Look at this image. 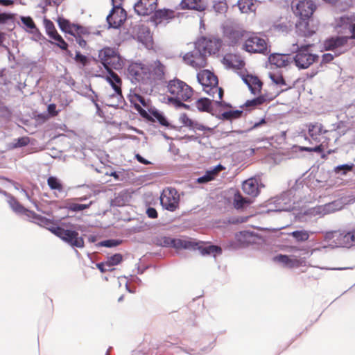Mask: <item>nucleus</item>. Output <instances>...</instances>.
I'll return each mask as SVG.
<instances>
[{"label":"nucleus","instance_id":"11","mask_svg":"<svg viewBox=\"0 0 355 355\" xmlns=\"http://www.w3.org/2000/svg\"><path fill=\"white\" fill-rule=\"evenodd\" d=\"M55 235L72 247L78 248L84 247V239L79 236L78 232L75 230H64L60 227L56 230Z\"/></svg>","mask_w":355,"mask_h":355},{"label":"nucleus","instance_id":"7","mask_svg":"<svg viewBox=\"0 0 355 355\" xmlns=\"http://www.w3.org/2000/svg\"><path fill=\"white\" fill-rule=\"evenodd\" d=\"M146 64L147 69L146 85H153L155 82L165 78L166 67L159 60Z\"/></svg>","mask_w":355,"mask_h":355},{"label":"nucleus","instance_id":"54","mask_svg":"<svg viewBox=\"0 0 355 355\" xmlns=\"http://www.w3.org/2000/svg\"><path fill=\"white\" fill-rule=\"evenodd\" d=\"M13 15L8 13H0V24H6L8 21H12Z\"/></svg>","mask_w":355,"mask_h":355},{"label":"nucleus","instance_id":"41","mask_svg":"<svg viewBox=\"0 0 355 355\" xmlns=\"http://www.w3.org/2000/svg\"><path fill=\"white\" fill-rule=\"evenodd\" d=\"M44 24L47 35L52 39L58 33L53 23L49 19H44Z\"/></svg>","mask_w":355,"mask_h":355},{"label":"nucleus","instance_id":"34","mask_svg":"<svg viewBox=\"0 0 355 355\" xmlns=\"http://www.w3.org/2000/svg\"><path fill=\"white\" fill-rule=\"evenodd\" d=\"M146 118L149 121L153 122H158L160 125L163 126L168 125V122L166 117L157 110H153L150 112V115L146 116Z\"/></svg>","mask_w":355,"mask_h":355},{"label":"nucleus","instance_id":"2","mask_svg":"<svg viewBox=\"0 0 355 355\" xmlns=\"http://www.w3.org/2000/svg\"><path fill=\"white\" fill-rule=\"evenodd\" d=\"M197 78L202 86L203 91L211 96L217 104L221 105L224 92L218 87L217 76L209 70H202L198 73Z\"/></svg>","mask_w":355,"mask_h":355},{"label":"nucleus","instance_id":"55","mask_svg":"<svg viewBox=\"0 0 355 355\" xmlns=\"http://www.w3.org/2000/svg\"><path fill=\"white\" fill-rule=\"evenodd\" d=\"M352 168H353V165L343 164V165H340V166H338L337 167H336L335 171L338 173L340 171L343 170V171H345L343 174H345L347 171H350L352 170Z\"/></svg>","mask_w":355,"mask_h":355},{"label":"nucleus","instance_id":"18","mask_svg":"<svg viewBox=\"0 0 355 355\" xmlns=\"http://www.w3.org/2000/svg\"><path fill=\"white\" fill-rule=\"evenodd\" d=\"M349 40V37L347 36H338L335 37H331L324 42V48L327 51H334L338 49L345 48L343 51H340L337 54L340 55L347 50V48H345V46Z\"/></svg>","mask_w":355,"mask_h":355},{"label":"nucleus","instance_id":"37","mask_svg":"<svg viewBox=\"0 0 355 355\" xmlns=\"http://www.w3.org/2000/svg\"><path fill=\"white\" fill-rule=\"evenodd\" d=\"M211 101L207 98H201L196 101V107L202 112H209L211 109Z\"/></svg>","mask_w":355,"mask_h":355},{"label":"nucleus","instance_id":"42","mask_svg":"<svg viewBox=\"0 0 355 355\" xmlns=\"http://www.w3.org/2000/svg\"><path fill=\"white\" fill-rule=\"evenodd\" d=\"M238 5L242 12H248L252 10V7L253 6L252 0H239Z\"/></svg>","mask_w":355,"mask_h":355},{"label":"nucleus","instance_id":"21","mask_svg":"<svg viewBox=\"0 0 355 355\" xmlns=\"http://www.w3.org/2000/svg\"><path fill=\"white\" fill-rule=\"evenodd\" d=\"M105 80L110 83L114 91L113 96H115L117 98H123L121 90L122 80L119 76L114 72L113 70H109Z\"/></svg>","mask_w":355,"mask_h":355},{"label":"nucleus","instance_id":"59","mask_svg":"<svg viewBox=\"0 0 355 355\" xmlns=\"http://www.w3.org/2000/svg\"><path fill=\"white\" fill-rule=\"evenodd\" d=\"M63 0H44L46 6H56L58 7L62 3Z\"/></svg>","mask_w":355,"mask_h":355},{"label":"nucleus","instance_id":"57","mask_svg":"<svg viewBox=\"0 0 355 355\" xmlns=\"http://www.w3.org/2000/svg\"><path fill=\"white\" fill-rule=\"evenodd\" d=\"M147 216L150 218H157L158 214L157 210L153 207H148L146 210Z\"/></svg>","mask_w":355,"mask_h":355},{"label":"nucleus","instance_id":"16","mask_svg":"<svg viewBox=\"0 0 355 355\" xmlns=\"http://www.w3.org/2000/svg\"><path fill=\"white\" fill-rule=\"evenodd\" d=\"M126 12L119 6H115L107 17L109 27L117 28L120 27L126 19Z\"/></svg>","mask_w":355,"mask_h":355},{"label":"nucleus","instance_id":"58","mask_svg":"<svg viewBox=\"0 0 355 355\" xmlns=\"http://www.w3.org/2000/svg\"><path fill=\"white\" fill-rule=\"evenodd\" d=\"M214 180L213 179V177L211 176L208 173L207 171L206 172V173L202 176V177H200L198 179V183H205V182H208L211 180Z\"/></svg>","mask_w":355,"mask_h":355},{"label":"nucleus","instance_id":"1","mask_svg":"<svg viewBox=\"0 0 355 355\" xmlns=\"http://www.w3.org/2000/svg\"><path fill=\"white\" fill-rule=\"evenodd\" d=\"M166 92L168 101L178 107H185L183 102L189 101L194 94L190 85L176 77L167 82Z\"/></svg>","mask_w":355,"mask_h":355},{"label":"nucleus","instance_id":"31","mask_svg":"<svg viewBox=\"0 0 355 355\" xmlns=\"http://www.w3.org/2000/svg\"><path fill=\"white\" fill-rule=\"evenodd\" d=\"M252 234L248 231H241L235 234L236 245L237 247H244L251 243Z\"/></svg>","mask_w":355,"mask_h":355},{"label":"nucleus","instance_id":"52","mask_svg":"<svg viewBox=\"0 0 355 355\" xmlns=\"http://www.w3.org/2000/svg\"><path fill=\"white\" fill-rule=\"evenodd\" d=\"M226 5L223 1H219L214 5V9L216 12L219 13H223L225 10H226Z\"/></svg>","mask_w":355,"mask_h":355},{"label":"nucleus","instance_id":"36","mask_svg":"<svg viewBox=\"0 0 355 355\" xmlns=\"http://www.w3.org/2000/svg\"><path fill=\"white\" fill-rule=\"evenodd\" d=\"M273 99V97H271L270 98H267L266 96L263 95H259L258 97L252 99V100H248L245 103V106L246 107H255L257 106L261 105L263 104L266 101H270Z\"/></svg>","mask_w":355,"mask_h":355},{"label":"nucleus","instance_id":"19","mask_svg":"<svg viewBox=\"0 0 355 355\" xmlns=\"http://www.w3.org/2000/svg\"><path fill=\"white\" fill-rule=\"evenodd\" d=\"M58 24L60 28L73 36H76V33H86V28L78 25L71 23L68 19L63 17H58Z\"/></svg>","mask_w":355,"mask_h":355},{"label":"nucleus","instance_id":"39","mask_svg":"<svg viewBox=\"0 0 355 355\" xmlns=\"http://www.w3.org/2000/svg\"><path fill=\"white\" fill-rule=\"evenodd\" d=\"M270 78L272 79V82L279 87H284V88L281 89V91H285L287 90L289 87L287 86V84L286 83L285 80L284 79L283 76L281 74H277L273 73L270 75Z\"/></svg>","mask_w":355,"mask_h":355},{"label":"nucleus","instance_id":"49","mask_svg":"<svg viewBox=\"0 0 355 355\" xmlns=\"http://www.w3.org/2000/svg\"><path fill=\"white\" fill-rule=\"evenodd\" d=\"M30 143V139L28 137H22L17 139L15 148L23 147L27 146Z\"/></svg>","mask_w":355,"mask_h":355},{"label":"nucleus","instance_id":"28","mask_svg":"<svg viewBox=\"0 0 355 355\" xmlns=\"http://www.w3.org/2000/svg\"><path fill=\"white\" fill-rule=\"evenodd\" d=\"M306 127L309 136L314 141H319V137L327 132L324 129L323 125L318 122L309 123Z\"/></svg>","mask_w":355,"mask_h":355},{"label":"nucleus","instance_id":"48","mask_svg":"<svg viewBox=\"0 0 355 355\" xmlns=\"http://www.w3.org/2000/svg\"><path fill=\"white\" fill-rule=\"evenodd\" d=\"M89 205L73 203L69 206V209L73 211H83L89 208Z\"/></svg>","mask_w":355,"mask_h":355},{"label":"nucleus","instance_id":"44","mask_svg":"<svg viewBox=\"0 0 355 355\" xmlns=\"http://www.w3.org/2000/svg\"><path fill=\"white\" fill-rule=\"evenodd\" d=\"M123 261V256L122 254H115L111 257H109L107 258V263L111 266H116L118 264H119L121 261Z\"/></svg>","mask_w":355,"mask_h":355},{"label":"nucleus","instance_id":"13","mask_svg":"<svg viewBox=\"0 0 355 355\" xmlns=\"http://www.w3.org/2000/svg\"><path fill=\"white\" fill-rule=\"evenodd\" d=\"M248 31L241 28L230 27L224 31V37L230 46H234L242 44L245 41Z\"/></svg>","mask_w":355,"mask_h":355},{"label":"nucleus","instance_id":"53","mask_svg":"<svg viewBox=\"0 0 355 355\" xmlns=\"http://www.w3.org/2000/svg\"><path fill=\"white\" fill-rule=\"evenodd\" d=\"M224 168H225V167L223 166H222L221 164H218L216 166H215L214 168H213L212 170L208 171L207 173L211 176L213 177V179H214L215 177L218 175V173L220 171H223Z\"/></svg>","mask_w":355,"mask_h":355},{"label":"nucleus","instance_id":"33","mask_svg":"<svg viewBox=\"0 0 355 355\" xmlns=\"http://www.w3.org/2000/svg\"><path fill=\"white\" fill-rule=\"evenodd\" d=\"M129 100L132 104L134 105L135 109L138 110L142 115L144 113H146L144 110H143L140 106V104L144 107H146V103L145 98L137 94H132L129 96Z\"/></svg>","mask_w":355,"mask_h":355},{"label":"nucleus","instance_id":"47","mask_svg":"<svg viewBox=\"0 0 355 355\" xmlns=\"http://www.w3.org/2000/svg\"><path fill=\"white\" fill-rule=\"evenodd\" d=\"M89 31L86 28V33H76V35L74 36L76 37V42L79 44L82 48H85L87 45V42L83 38V35H89Z\"/></svg>","mask_w":355,"mask_h":355},{"label":"nucleus","instance_id":"26","mask_svg":"<svg viewBox=\"0 0 355 355\" xmlns=\"http://www.w3.org/2000/svg\"><path fill=\"white\" fill-rule=\"evenodd\" d=\"M243 193L252 198L257 197L259 194V188L258 180L255 178H249L244 181L242 184Z\"/></svg>","mask_w":355,"mask_h":355},{"label":"nucleus","instance_id":"6","mask_svg":"<svg viewBox=\"0 0 355 355\" xmlns=\"http://www.w3.org/2000/svg\"><path fill=\"white\" fill-rule=\"evenodd\" d=\"M310 45L302 46L292 57V61H294L299 69H307L318 60V56L310 52Z\"/></svg>","mask_w":355,"mask_h":355},{"label":"nucleus","instance_id":"24","mask_svg":"<svg viewBox=\"0 0 355 355\" xmlns=\"http://www.w3.org/2000/svg\"><path fill=\"white\" fill-rule=\"evenodd\" d=\"M33 222L37 225L44 227L49 230L51 232L55 234L57 229H60L61 227L58 226L53 220L46 218L42 216L36 214L34 212H31Z\"/></svg>","mask_w":355,"mask_h":355},{"label":"nucleus","instance_id":"32","mask_svg":"<svg viewBox=\"0 0 355 355\" xmlns=\"http://www.w3.org/2000/svg\"><path fill=\"white\" fill-rule=\"evenodd\" d=\"M195 243H197V242ZM193 249H198L202 255L213 254L215 256L217 254H220L222 252V249L219 246L211 245L204 247L200 243H198V245Z\"/></svg>","mask_w":355,"mask_h":355},{"label":"nucleus","instance_id":"23","mask_svg":"<svg viewBox=\"0 0 355 355\" xmlns=\"http://www.w3.org/2000/svg\"><path fill=\"white\" fill-rule=\"evenodd\" d=\"M198 48L200 49L205 56L207 54H216L219 51L220 43L218 40L204 39L200 44H199Z\"/></svg>","mask_w":355,"mask_h":355},{"label":"nucleus","instance_id":"8","mask_svg":"<svg viewBox=\"0 0 355 355\" xmlns=\"http://www.w3.org/2000/svg\"><path fill=\"white\" fill-rule=\"evenodd\" d=\"M157 245L162 247H173L177 250L195 248L198 243L191 240H183L180 239H172L168 236H158L154 240Z\"/></svg>","mask_w":355,"mask_h":355},{"label":"nucleus","instance_id":"56","mask_svg":"<svg viewBox=\"0 0 355 355\" xmlns=\"http://www.w3.org/2000/svg\"><path fill=\"white\" fill-rule=\"evenodd\" d=\"M49 114L51 116H55L58 114L59 112L56 110V105L54 103L49 104L47 107Z\"/></svg>","mask_w":355,"mask_h":355},{"label":"nucleus","instance_id":"17","mask_svg":"<svg viewBox=\"0 0 355 355\" xmlns=\"http://www.w3.org/2000/svg\"><path fill=\"white\" fill-rule=\"evenodd\" d=\"M157 6V0H139L134 6L135 11L141 16L153 13Z\"/></svg>","mask_w":355,"mask_h":355},{"label":"nucleus","instance_id":"43","mask_svg":"<svg viewBox=\"0 0 355 355\" xmlns=\"http://www.w3.org/2000/svg\"><path fill=\"white\" fill-rule=\"evenodd\" d=\"M52 40L55 41L53 44L58 46L62 50H67V43L63 40V38L58 33L52 38Z\"/></svg>","mask_w":355,"mask_h":355},{"label":"nucleus","instance_id":"30","mask_svg":"<svg viewBox=\"0 0 355 355\" xmlns=\"http://www.w3.org/2000/svg\"><path fill=\"white\" fill-rule=\"evenodd\" d=\"M274 261L282 263L284 266L289 268L299 267L300 261L297 259L291 258L288 255L279 254L274 257Z\"/></svg>","mask_w":355,"mask_h":355},{"label":"nucleus","instance_id":"10","mask_svg":"<svg viewBox=\"0 0 355 355\" xmlns=\"http://www.w3.org/2000/svg\"><path fill=\"white\" fill-rule=\"evenodd\" d=\"M146 64L141 62H131L128 67V75L133 83L146 85Z\"/></svg>","mask_w":355,"mask_h":355},{"label":"nucleus","instance_id":"22","mask_svg":"<svg viewBox=\"0 0 355 355\" xmlns=\"http://www.w3.org/2000/svg\"><path fill=\"white\" fill-rule=\"evenodd\" d=\"M242 80L254 95L261 94L263 83L257 76L252 74L243 75Z\"/></svg>","mask_w":355,"mask_h":355},{"label":"nucleus","instance_id":"5","mask_svg":"<svg viewBox=\"0 0 355 355\" xmlns=\"http://www.w3.org/2000/svg\"><path fill=\"white\" fill-rule=\"evenodd\" d=\"M291 9L297 18L312 17L317 6L313 0H293Z\"/></svg>","mask_w":355,"mask_h":355},{"label":"nucleus","instance_id":"62","mask_svg":"<svg viewBox=\"0 0 355 355\" xmlns=\"http://www.w3.org/2000/svg\"><path fill=\"white\" fill-rule=\"evenodd\" d=\"M333 60H334V55L332 54H331V53H324L322 55V60L323 63L330 62Z\"/></svg>","mask_w":355,"mask_h":355},{"label":"nucleus","instance_id":"40","mask_svg":"<svg viewBox=\"0 0 355 355\" xmlns=\"http://www.w3.org/2000/svg\"><path fill=\"white\" fill-rule=\"evenodd\" d=\"M47 184L52 190L62 191L63 190L62 184L55 177L51 176L47 179Z\"/></svg>","mask_w":355,"mask_h":355},{"label":"nucleus","instance_id":"9","mask_svg":"<svg viewBox=\"0 0 355 355\" xmlns=\"http://www.w3.org/2000/svg\"><path fill=\"white\" fill-rule=\"evenodd\" d=\"M160 202L164 209L175 211L179 208L180 195L175 189L167 188L161 194Z\"/></svg>","mask_w":355,"mask_h":355},{"label":"nucleus","instance_id":"25","mask_svg":"<svg viewBox=\"0 0 355 355\" xmlns=\"http://www.w3.org/2000/svg\"><path fill=\"white\" fill-rule=\"evenodd\" d=\"M223 63L227 68L241 69L245 66V62L240 55L236 54H227L223 59Z\"/></svg>","mask_w":355,"mask_h":355},{"label":"nucleus","instance_id":"3","mask_svg":"<svg viewBox=\"0 0 355 355\" xmlns=\"http://www.w3.org/2000/svg\"><path fill=\"white\" fill-rule=\"evenodd\" d=\"M241 49L250 53L267 55L270 53L266 40L255 33L248 32Z\"/></svg>","mask_w":355,"mask_h":355},{"label":"nucleus","instance_id":"45","mask_svg":"<svg viewBox=\"0 0 355 355\" xmlns=\"http://www.w3.org/2000/svg\"><path fill=\"white\" fill-rule=\"evenodd\" d=\"M74 60L83 67L86 66L89 63V59L85 55H82L79 51L76 52Z\"/></svg>","mask_w":355,"mask_h":355},{"label":"nucleus","instance_id":"4","mask_svg":"<svg viewBox=\"0 0 355 355\" xmlns=\"http://www.w3.org/2000/svg\"><path fill=\"white\" fill-rule=\"evenodd\" d=\"M98 58L107 72L113 69H121L123 67L121 57L114 49L110 47L103 49L98 53Z\"/></svg>","mask_w":355,"mask_h":355},{"label":"nucleus","instance_id":"29","mask_svg":"<svg viewBox=\"0 0 355 355\" xmlns=\"http://www.w3.org/2000/svg\"><path fill=\"white\" fill-rule=\"evenodd\" d=\"M270 62L277 67H284L292 62V58L288 55L275 54L270 57Z\"/></svg>","mask_w":355,"mask_h":355},{"label":"nucleus","instance_id":"46","mask_svg":"<svg viewBox=\"0 0 355 355\" xmlns=\"http://www.w3.org/2000/svg\"><path fill=\"white\" fill-rule=\"evenodd\" d=\"M242 112L239 110L235 111H227L223 113V116L225 119H232L239 118Z\"/></svg>","mask_w":355,"mask_h":355},{"label":"nucleus","instance_id":"35","mask_svg":"<svg viewBox=\"0 0 355 355\" xmlns=\"http://www.w3.org/2000/svg\"><path fill=\"white\" fill-rule=\"evenodd\" d=\"M21 21L24 25V28L31 33H35L38 31L36 25L31 17H21Z\"/></svg>","mask_w":355,"mask_h":355},{"label":"nucleus","instance_id":"60","mask_svg":"<svg viewBox=\"0 0 355 355\" xmlns=\"http://www.w3.org/2000/svg\"><path fill=\"white\" fill-rule=\"evenodd\" d=\"M118 244H119L118 241H116L115 240H107V241H104L101 243V245L103 246L108 247V248L116 246Z\"/></svg>","mask_w":355,"mask_h":355},{"label":"nucleus","instance_id":"12","mask_svg":"<svg viewBox=\"0 0 355 355\" xmlns=\"http://www.w3.org/2000/svg\"><path fill=\"white\" fill-rule=\"evenodd\" d=\"M296 33L303 37H311L318 30V25L315 23L313 17L297 18L295 24Z\"/></svg>","mask_w":355,"mask_h":355},{"label":"nucleus","instance_id":"50","mask_svg":"<svg viewBox=\"0 0 355 355\" xmlns=\"http://www.w3.org/2000/svg\"><path fill=\"white\" fill-rule=\"evenodd\" d=\"M251 201L247 198L239 195L238 198L236 199V206L239 208L242 207L245 204H250Z\"/></svg>","mask_w":355,"mask_h":355},{"label":"nucleus","instance_id":"27","mask_svg":"<svg viewBox=\"0 0 355 355\" xmlns=\"http://www.w3.org/2000/svg\"><path fill=\"white\" fill-rule=\"evenodd\" d=\"M180 7L182 10H194L202 12L206 10L207 5L203 0H182Z\"/></svg>","mask_w":355,"mask_h":355},{"label":"nucleus","instance_id":"64","mask_svg":"<svg viewBox=\"0 0 355 355\" xmlns=\"http://www.w3.org/2000/svg\"><path fill=\"white\" fill-rule=\"evenodd\" d=\"M135 157L139 162L144 164H149V162H148L146 159L142 157L139 154H137Z\"/></svg>","mask_w":355,"mask_h":355},{"label":"nucleus","instance_id":"38","mask_svg":"<svg viewBox=\"0 0 355 355\" xmlns=\"http://www.w3.org/2000/svg\"><path fill=\"white\" fill-rule=\"evenodd\" d=\"M297 242H304L309 240L310 234L306 230H296L289 234Z\"/></svg>","mask_w":355,"mask_h":355},{"label":"nucleus","instance_id":"15","mask_svg":"<svg viewBox=\"0 0 355 355\" xmlns=\"http://www.w3.org/2000/svg\"><path fill=\"white\" fill-rule=\"evenodd\" d=\"M347 232L336 230L327 232L326 239L331 242V245L338 248H350V242L348 240Z\"/></svg>","mask_w":355,"mask_h":355},{"label":"nucleus","instance_id":"14","mask_svg":"<svg viewBox=\"0 0 355 355\" xmlns=\"http://www.w3.org/2000/svg\"><path fill=\"white\" fill-rule=\"evenodd\" d=\"M183 60L187 64L196 69L204 68L207 65L206 56L199 48L187 53L183 56Z\"/></svg>","mask_w":355,"mask_h":355},{"label":"nucleus","instance_id":"51","mask_svg":"<svg viewBox=\"0 0 355 355\" xmlns=\"http://www.w3.org/2000/svg\"><path fill=\"white\" fill-rule=\"evenodd\" d=\"M323 147L322 145H318L314 148H310V147H302L301 150L306 151V152H316V153H322L323 151Z\"/></svg>","mask_w":355,"mask_h":355},{"label":"nucleus","instance_id":"20","mask_svg":"<svg viewBox=\"0 0 355 355\" xmlns=\"http://www.w3.org/2000/svg\"><path fill=\"white\" fill-rule=\"evenodd\" d=\"M179 13L171 9H159L155 10L154 15L152 17V20L156 25L162 24L165 21H168L178 17Z\"/></svg>","mask_w":355,"mask_h":355},{"label":"nucleus","instance_id":"61","mask_svg":"<svg viewBox=\"0 0 355 355\" xmlns=\"http://www.w3.org/2000/svg\"><path fill=\"white\" fill-rule=\"evenodd\" d=\"M348 240L350 242V247L355 243V229H353L350 232H347Z\"/></svg>","mask_w":355,"mask_h":355},{"label":"nucleus","instance_id":"63","mask_svg":"<svg viewBox=\"0 0 355 355\" xmlns=\"http://www.w3.org/2000/svg\"><path fill=\"white\" fill-rule=\"evenodd\" d=\"M105 264H103V262L101 263H98L96 264V267L97 268L102 272V273H104V272H108L110 271V269L109 268H105Z\"/></svg>","mask_w":355,"mask_h":355}]
</instances>
